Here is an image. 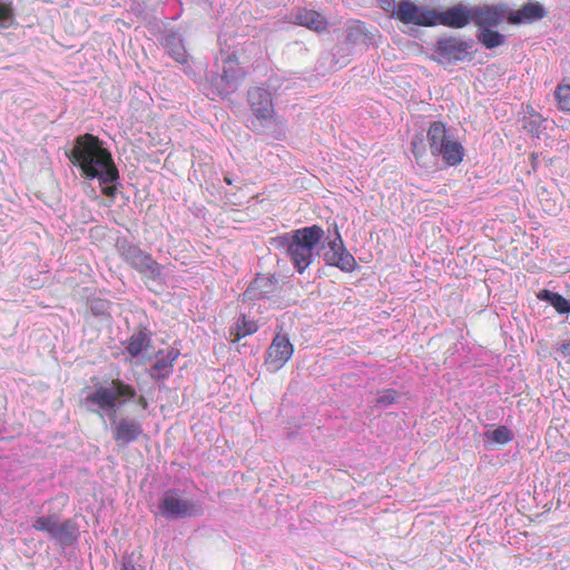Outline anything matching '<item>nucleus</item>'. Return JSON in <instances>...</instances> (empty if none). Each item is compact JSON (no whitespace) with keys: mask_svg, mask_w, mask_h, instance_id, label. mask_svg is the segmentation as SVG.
<instances>
[{"mask_svg":"<svg viewBox=\"0 0 570 570\" xmlns=\"http://www.w3.org/2000/svg\"><path fill=\"white\" fill-rule=\"evenodd\" d=\"M70 159L87 177L98 178L105 185L104 194L114 196L116 188L109 184L118 179V170L111 155L101 147L97 137L89 134L78 137Z\"/></svg>","mask_w":570,"mask_h":570,"instance_id":"obj_1","label":"nucleus"},{"mask_svg":"<svg viewBox=\"0 0 570 570\" xmlns=\"http://www.w3.org/2000/svg\"><path fill=\"white\" fill-rule=\"evenodd\" d=\"M135 389L120 380H112L98 386L86 397V406L99 414L105 422L115 424L124 403L135 396Z\"/></svg>","mask_w":570,"mask_h":570,"instance_id":"obj_2","label":"nucleus"},{"mask_svg":"<svg viewBox=\"0 0 570 570\" xmlns=\"http://www.w3.org/2000/svg\"><path fill=\"white\" fill-rule=\"evenodd\" d=\"M324 236V230L313 225L285 234L277 239L278 246L285 248L292 263L303 273L312 263L313 250Z\"/></svg>","mask_w":570,"mask_h":570,"instance_id":"obj_3","label":"nucleus"},{"mask_svg":"<svg viewBox=\"0 0 570 570\" xmlns=\"http://www.w3.org/2000/svg\"><path fill=\"white\" fill-rule=\"evenodd\" d=\"M428 141L431 153L441 156L450 166L458 165L463 159L464 149L441 121H434L428 130Z\"/></svg>","mask_w":570,"mask_h":570,"instance_id":"obj_4","label":"nucleus"},{"mask_svg":"<svg viewBox=\"0 0 570 570\" xmlns=\"http://www.w3.org/2000/svg\"><path fill=\"white\" fill-rule=\"evenodd\" d=\"M159 511L168 519H183L200 515L203 508L197 502L185 499L176 489L167 490L160 500Z\"/></svg>","mask_w":570,"mask_h":570,"instance_id":"obj_5","label":"nucleus"},{"mask_svg":"<svg viewBox=\"0 0 570 570\" xmlns=\"http://www.w3.org/2000/svg\"><path fill=\"white\" fill-rule=\"evenodd\" d=\"M32 527L37 531L48 533L63 546L77 541L79 535L77 523L72 519L59 522L55 514L38 517Z\"/></svg>","mask_w":570,"mask_h":570,"instance_id":"obj_6","label":"nucleus"},{"mask_svg":"<svg viewBox=\"0 0 570 570\" xmlns=\"http://www.w3.org/2000/svg\"><path fill=\"white\" fill-rule=\"evenodd\" d=\"M434 17L435 8L420 6L414 3L412 0H399L394 19L404 24L434 27Z\"/></svg>","mask_w":570,"mask_h":570,"instance_id":"obj_7","label":"nucleus"},{"mask_svg":"<svg viewBox=\"0 0 570 570\" xmlns=\"http://www.w3.org/2000/svg\"><path fill=\"white\" fill-rule=\"evenodd\" d=\"M504 20L509 22V7L507 4L472 7V22L479 30L495 28Z\"/></svg>","mask_w":570,"mask_h":570,"instance_id":"obj_8","label":"nucleus"},{"mask_svg":"<svg viewBox=\"0 0 570 570\" xmlns=\"http://www.w3.org/2000/svg\"><path fill=\"white\" fill-rule=\"evenodd\" d=\"M248 101L253 114L261 125L265 126L272 122L274 118V107L271 94L264 88H253L248 91Z\"/></svg>","mask_w":570,"mask_h":570,"instance_id":"obj_9","label":"nucleus"},{"mask_svg":"<svg viewBox=\"0 0 570 570\" xmlns=\"http://www.w3.org/2000/svg\"><path fill=\"white\" fill-rule=\"evenodd\" d=\"M435 26L442 24L453 29H461L472 22V7L459 3L446 10L435 9Z\"/></svg>","mask_w":570,"mask_h":570,"instance_id":"obj_10","label":"nucleus"},{"mask_svg":"<svg viewBox=\"0 0 570 570\" xmlns=\"http://www.w3.org/2000/svg\"><path fill=\"white\" fill-rule=\"evenodd\" d=\"M294 348L285 335L277 334L267 351L266 365L269 371L282 368L293 355Z\"/></svg>","mask_w":570,"mask_h":570,"instance_id":"obj_11","label":"nucleus"},{"mask_svg":"<svg viewBox=\"0 0 570 570\" xmlns=\"http://www.w3.org/2000/svg\"><path fill=\"white\" fill-rule=\"evenodd\" d=\"M324 259L328 265L336 266L344 272L353 271L356 264L354 257L345 249L340 234H336L335 239L328 242Z\"/></svg>","mask_w":570,"mask_h":570,"instance_id":"obj_12","label":"nucleus"},{"mask_svg":"<svg viewBox=\"0 0 570 570\" xmlns=\"http://www.w3.org/2000/svg\"><path fill=\"white\" fill-rule=\"evenodd\" d=\"M470 48V42L463 41L459 38H441L435 45V53L438 55L436 60H463Z\"/></svg>","mask_w":570,"mask_h":570,"instance_id":"obj_13","label":"nucleus"},{"mask_svg":"<svg viewBox=\"0 0 570 570\" xmlns=\"http://www.w3.org/2000/svg\"><path fill=\"white\" fill-rule=\"evenodd\" d=\"M119 250L124 259L140 273L154 275L157 272V264L155 261L139 247L122 243L119 246Z\"/></svg>","mask_w":570,"mask_h":570,"instance_id":"obj_14","label":"nucleus"},{"mask_svg":"<svg viewBox=\"0 0 570 570\" xmlns=\"http://www.w3.org/2000/svg\"><path fill=\"white\" fill-rule=\"evenodd\" d=\"M547 14L544 7L535 1H529L518 10L509 8V23L527 24L541 20Z\"/></svg>","mask_w":570,"mask_h":570,"instance_id":"obj_15","label":"nucleus"},{"mask_svg":"<svg viewBox=\"0 0 570 570\" xmlns=\"http://www.w3.org/2000/svg\"><path fill=\"white\" fill-rule=\"evenodd\" d=\"M291 21L314 31H323L327 27V22L321 13L306 9H297L292 12Z\"/></svg>","mask_w":570,"mask_h":570,"instance_id":"obj_16","label":"nucleus"},{"mask_svg":"<svg viewBox=\"0 0 570 570\" xmlns=\"http://www.w3.org/2000/svg\"><path fill=\"white\" fill-rule=\"evenodd\" d=\"M178 357V351L169 348L166 352H160L155 365L151 368L154 377H164L169 374L174 362Z\"/></svg>","mask_w":570,"mask_h":570,"instance_id":"obj_17","label":"nucleus"},{"mask_svg":"<svg viewBox=\"0 0 570 570\" xmlns=\"http://www.w3.org/2000/svg\"><path fill=\"white\" fill-rule=\"evenodd\" d=\"M243 78V72L237 62L228 57L223 65L220 80L225 82L224 90L229 91Z\"/></svg>","mask_w":570,"mask_h":570,"instance_id":"obj_18","label":"nucleus"},{"mask_svg":"<svg viewBox=\"0 0 570 570\" xmlns=\"http://www.w3.org/2000/svg\"><path fill=\"white\" fill-rule=\"evenodd\" d=\"M164 46L168 53L178 62L186 61V50L183 40L176 32H168L164 38Z\"/></svg>","mask_w":570,"mask_h":570,"instance_id":"obj_19","label":"nucleus"},{"mask_svg":"<svg viewBox=\"0 0 570 570\" xmlns=\"http://www.w3.org/2000/svg\"><path fill=\"white\" fill-rule=\"evenodd\" d=\"M257 331V325L253 321L246 320L245 316H242L233 327L229 330V336L233 342L240 340L247 335H250Z\"/></svg>","mask_w":570,"mask_h":570,"instance_id":"obj_20","label":"nucleus"},{"mask_svg":"<svg viewBox=\"0 0 570 570\" xmlns=\"http://www.w3.org/2000/svg\"><path fill=\"white\" fill-rule=\"evenodd\" d=\"M478 39L487 49H493L503 45L505 37L491 28L478 30Z\"/></svg>","mask_w":570,"mask_h":570,"instance_id":"obj_21","label":"nucleus"},{"mask_svg":"<svg viewBox=\"0 0 570 570\" xmlns=\"http://www.w3.org/2000/svg\"><path fill=\"white\" fill-rule=\"evenodd\" d=\"M540 299L547 301L551 304L559 313L567 314L570 312V303L561 295L543 289L538 295Z\"/></svg>","mask_w":570,"mask_h":570,"instance_id":"obj_22","label":"nucleus"},{"mask_svg":"<svg viewBox=\"0 0 570 570\" xmlns=\"http://www.w3.org/2000/svg\"><path fill=\"white\" fill-rule=\"evenodd\" d=\"M149 345V338L146 333L138 332L134 333L129 338V343L127 346V351L131 357H136L140 355L144 351L147 350Z\"/></svg>","mask_w":570,"mask_h":570,"instance_id":"obj_23","label":"nucleus"},{"mask_svg":"<svg viewBox=\"0 0 570 570\" xmlns=\"http://www.w3.org/2000/svg\"><path fill=\"white\" fill-rule=\"evenodd\" d=\"M511 439V430H488L484 433V441L490 444H505Z\"/></svg>","mask_w":570,"mask_h":570,"instance_id":"obj_24","label":"nucleus"},{"mask_svg":"<svg viewBox=\"0 0 570 570\" xmlns=\"http://www.w3.org/2000/svg\"><path fill=\"white\" fill-rule=\"evenodd\" d=\"M269 279L267 277H258L256 278L250 286L244 293V296L248 299H254L261 297L263 294L268 293V291L263 289Z\"/></svg>","mask_w":570,"mask_h":570,"instance_id":"obj_25","label":"nucleus"},{"mask_svg":"<svg viewBox=\"0 0 570 570\" xmlns=\"http://www.w3.org/2000/svg\"><path fill=\"white\" fill-rule=\"evenodd\" d=\"M556 99L558 106L561 110L569 111L570 110V86L569 85H560L556 89Z\"/></svg>","mask_w":570,"mask_h":570,"instance_id":"obj_26","label":"nucleus"},{"mask_svg":"<svg viewBox=\"0 0 570 570\" xmlns=\"http://www.w3.org/2000/svg\"><path fill=\"white\" fill-rule=\"evenodd\" d=\"M139 430H116L114 435L119 445L124 446L138 438Z\"/></svg>","mask_w":570,"mask_h":570,"instance_id":"obj_27","label":"nucleus"},{"mask_svg":"<svg viewBox=\"0 0 570 570\" xmlns=\"http://www.w3.org/2000/svg\"><path fill=\"white\" fill-rule=\"evenodd\" d=\"M400 395L394 390H385L377 394L375 401L382 406H387L397 401Z\"/></svg>","mask_w":570,"mask_h":570,"instance_id":"obj_28","label":"nucleus"},{"mask_svg":"<svg viewBox=\"0 0 570 570\" xmlns=\"http://www.w3.org/2000/svg\"><path fill=\"white\" fill-rule=\"evenodd\" d=\"M13 19V10L11 4L0 2V26L7 28Z\"/></svg>","mask_w":570,"mask_h":570,"instance_id":"obj_29","label":"nucleus"},{"mask_svg":"<svg viewBox=\"0 0 570 570\" xmlns=\"http://www.w3.org/2000/svg\"><path fill=\"white\" fill-rule=\"evenodd\" d=\"M381 9L390 13L392 18H395V11L397 9V1L395 0H377Z\"/></svg>","mask_w":570,"mask_h":570,"instance_id":"obj_30","label":"nucleus"},{"mask_svg":"<svg viewBox=\"0 0 570 570\" xmlns=\"http://www.w3.org/2000/svg\"><path fill=\"white\" fill-rule=\"evenodd\" d=\"M558 352L567 363H570V341L562 342L558 347Z\"/></svg>","mask_w":570,"mask_h":570,"instance_id":"obj_31","label":"nucleus"},{"mask_svg":"<svg viewBox=\"0 0 570 570\" xmlns=\"http://www.w3.org/2000/svg\"><path fill=\"white\" fill-rule=\"evenodd\" d=\"M412 145H413V153L415 154V156L417 158L420 156L419 155V148H420V146H423V142H422V140H420V142L413 141Z\"/></svg>","mask_w":570,"mask_h":570,"instance_id":"obj_32","label":"nucleus"},{"mask_svg":"<svg viewBox=\"0 0 570 570\" xmlns=\"http://www.w3.org/2000/svg\"><path fill=\"white\" fill-rule=\"evenodd\" d=\"M121 570H136V567L132 563H125Z\"/></svg>","mask_w":570,"mask_h":570,"instance_id":"obj_33","label":"nucleus"},{"mask_svg":"<svg viewBox=\"0 0 570 570\" xmlns=\"http://www.w3.org/2000/svg\"><path fill=\"white\" fill-rule=\"evenodd\" d=\"M139 404H140L142 410H145L146 406H147V402H146V400L144 397H139Z\"/></svg>","mask_w":570,"mask_h":570,"instance_id":"obj_34","label":"nucleus"},{"mask_svg":"<svg viewBox=\"0 0 570 570\" xmlns=\"http://www.w3.org/2000/svg\"><path fill=\"white\" fill-rule=\"evenodd\" d=\"M346 63L347 61H343L342 63L338 65V68H343Z\"/></svg>","mask_w":570,"mask_h":570,"instance_id":"obj_35","label":"nucleus"}]
</instances>
